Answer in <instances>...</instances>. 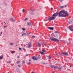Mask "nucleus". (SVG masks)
<instances>
[{"label": "nucleus", "instance_id": "nucleus-1", "mask_svg": "<svg viewBox=\"0 0 73 73\" xmlns=\"http://www.w3.org/2000/svg\"><path fill=\"white\" fill-rule=\"evenodd\" d=\"M58 15V17H65L68 16V13L65 10H62L60 11L59 13L57 12L54 13L52 16V17L49 18L48 19V20H53L55 19L54 17L57 16Z\"/></svg>", "mask_w": 73, "mask_h": 73}, {"label": "nucleus", "instance_id": "nucleus-2", "mask_svg": "<svg viewBox=\"0 0 73 73\" xmlns=\"http://www.w3.org/2000/svg\"><path fill=\"white\" fill-rule=\"evenodd\" d=\"M32 58L33 60H34V61H37V60H38V59L40 60V56H38V57H36L35 56H33L32 57Z\"/></svg>", "mask_w": 73, "mask_h": 73}, {"label": "nucleus", "instance_id": "nucleus-3", "mask_svg": "<svg viewBox=\"0 0 73 73\" xmlns=\"http://www.w3.org/2000/svg\"><path fill=\"white\" fill-rule=\"evenodd\" d=\"M50 39L52 41H54L58 42L60 41V40L58 39L54 38V37H51L50 38Z\"/></svg>", "mask_w": 73, "mask_h": 73}, {"label": "nucleus", "instance_id": "nucleus-4", "mask_svg": "<svg viewBox=\"0 0 73 73\" xmlns=\"http://www.w3.org/2000/svg\"><path fill=\"white\" fill-rule=\"evenodd\" d=\"M27 48H29L31 47V43L29 42L28 43V45L27 46Z\"/></svg>", "mask_w": 73, "mask_h": 73}, {"label": "nucleus", "instance_id": "nucleus-5", "mask_svg": "<svg viewBox=\"0 0 73 73\" xmlns=\"http://www.w3.org/2000/svg\"><path fill=\"white\" fill-rule=\"evenodd\" d=\"M50 67L52 68H53L54 69H57L58 66H57L54 65H52L50 66Z\"/></svg>", "mask_w": 73, "mask_h": 73}, {"label": "nucleus", "instance_id": "nucleus-6", "mask_svg": "<svg viewBox=\"0 0 73 73\" xmlns=\"http://www.w3.org/2000/svg\"><path fill=\"white\" fill-rule=\"evenodd\" d=\"M61 54H63L66 56H68V52H61Z\"/></svg>", "mask_w": 73, "mask_h": 73}, {"label": "nucleus", "instance_id": "nucleus-7", "mask_svg": "<svg viewBox=\"0 0 73 73\" xmlns=\"http://www.w3.org/2000/svg\"><path fill=\"white\" fill-rule=\"evenodd\" d=\"M58 69L59 71H61L62 70V67L60 66V67H58Z\"/></svg>", "mask_w": 73, "mask_h": 73}, {"label": "nucleus", "instance_id": "nucleus-8", "mask_svg": "<svg viewBox=\"0 0 73 73\" xmlns=\"http://www.w3.org/2000/svg\"><path fill=\"white\" fill-rule=\"evenodd\" d=\"M73 21V19H70L68 21L69 24H70V23H72V22Z\"/></svg>", "mask_w": 73, "mask_h": 73}, {"label": "nucleus", "instance_id": "nucleus-9", "mask_svg": "<svg viewBox=\"0 0 73 73\" xmlns=\"http://www.w3.org/2000/svg\"><path fill=\"white\" fill-rule=\"evenodd\" d=\"M41 46V44L39 43H38L37 44L36 47H40Z\"/></svg>", "mask_w": 73, "mask_h": 73}, {"label": "nucleus", "instance_id": "nucleus-10", "mask_svg": "<svg viewBox=\"0 0 73 73\" xmlns=\"http://www.w3.org/2000/svg\"><path fill=\"white\" fill-rule=\"evenodd\" d=\"M32 61V60H29V62H28L27 63V64L28 65H30V64H31V62L30 61Z\"/></svg>", "mask_w": 73, "mask_h": 73}, {"label": "nucleus", "instance_id": "nucleus-11", "mask_svg": "<svg viewBox=\"0 0 73 73\" xmlns=\"http://www.w3.org/2000/svg\"><path fill=\"white\" fill-rule=\"evenodd\" d=\"M42 45L43 46V47H44V46H46V45L45 42H43V44H42Z\"/></svg>", "mask_w": 73, "mask_h": 73}, {"label": "nucleus", "instance_id": "nucleus-12", "mask_svg": "<svg viewBox=\"0 0 73 73\" xmlns=\"http://www.w3.org/2000/svg\"><path fill=\"white\" fill-rule=\"evenodd\" d=\"M48 29H49L50 30H53V29H54V28L53 27H49L48 28Z\"/></svg>", "mask_w": 73, "mask_h": 73}, {"label": "nucleus", "instance_id": "nucleus-13", "mask_svg": "<svg viewBox=\"0 0 73 73\" xmlns=\"http://www.w3.org/2000/svg\"><path fill=\"white\" fill-rule=\"evenodd\" d=\"M27 25H32V24L31 23V22H29L27 24Z\"/></svg>", "mask_w": 73, "mask_h": 73}, {"label": "nucleus", "instance_id": "nucleus-14", "mask_svg": "<svg viewBox=\"0 0 73 73\" xmlns=\"http://www.w3.org/2000/svg\"><path fill=\"white\" fill-rule=\"evenodd\" d=\"M20 61L18 60L17 61L16 63L17 64H20Z\"/></svg>", "mask_w": 73, "mask_h": 73}, {"label": "nucleus", "instance_id": "nucleus-15", "mask_svg": "<svg viewBox=\"0 0 73 73\" xmlns=\"http://www.w3.org/2000/svg\"><path fill=\"white\" fill-rule=\"evenodd\" d=\"M60 9H62V8H64V6H60Z\"/></svg>", "mask_w": 73, "mask_h": 73}, {"label": "nucleus", "instance_id": "nucleus-16", "mask_svg": "<svg viewBox=\"0 0 73 73\" xmlns=\"http://www.w3.org/2000/svg\"><path fill=\"white\" fill-rule=\"evenodd\" d=\"M3 58V55L0 56V59H2Z\"/></svg>", "mask_w": 73, "mask_h": 73}, {"label": "nucleus", "instance_id": "nucleus-17", "mask_svg": "<svg viewBox=\"0 0 73 73\" xmlns=\"http://www.w3.org/2000/svg\"><path fill=\"white\" fill-rule=\"evenodd\" d=\"M11 20H12V21H13V22H15V20L13 18H12L11 19Z\"/></svg>", "mask_w": 73, "mask_h": 73}, {"label": "nucleus", "instance_id": "nucleus-18", "mask_svg": "<svg viewBox=\"0 0 73 73\" xmlns=\"http://www.w3.org/2000/svg\"><path fill=\"white\" fill-rule=\"evenodd\" d=\"M40 52V53H41V54H43V55H44V54H45V53L43 52Z\"/></svg>", "mask_w": 73, "mask_h": 73}, {"label": "nucleus", "instance_id": "nucleus-19", "mask_svg": "<svg viewBox=\"0 0 73 73\" xmlns=\"http://www.w3.org/2000/svg\"><path fill=\"white\" fill-rule=\"evenodd\" d=\"M43 64H44V65H47L48 64V63H42Z\"/></svg>", "mask_w": 73, "mask_h": 73}, {"label": "nucleus", "instance_id": "nucleus-20", "mask_svg": "<svg viewBox=\"0 0 73 73\" xmlns=\"http://www.w3.org/2000/svg\"><path fill=\"white\" fill-rule=\"evenodd\" d=\"M54 33H59V32L58 31H55Z\"/></svg>", "mask_w": 73, "mask_h": 73}, {"label": "nucleus", "instance_id": "nucleus-21", "mask_svg": "<svg viewBox=\"0 0 73 73\" xmlns=\"http://www.w3.org/2000/svg\"><path fill=\"white\" fill-rule=\"evenodd\" d=\"M15 51H12L11 52V53H15Z\"/></svg>", "mask_w": 73, "mask_h": 73}, {"label": "nucleus", "instance_id": "nucleus-22", "mask_svg": "<svg viewBox=\"0 0 73 73\" xmlns=\"http://www.w3.org/2000/svg\"><path fill=\"white\" fill-rule=\"evenodd\" d=\"M42 52H46V50L42 49Z\"/></svg>", "mask_w": 73, "mask_h": 73}, {"label": "nucleus", "instance_id": "nucleus-23", "mask_svg": "<svg viewBox=\"0 0 73 73\" xmlns=\"http://www.w3.org/2000/svg\"><path fill=\"white\" fill-rule=\"evenodd\" d=\"M22 64H25V61L23 60L22 62Z\"/></svg>", "mask_w": 73, "mask_h": 73}, {"label": "nucleus", "instance_id": "nucleus-24", "mask_svg": "<svg viewBox=\"0 0 73 73\" xmlns=\"http://www.w3.org/2000/svg\"><path fill=\"white\" fill-rule=\"evenodd\" d=\"M31 33H29L26 35V36H28L29 35H30Z\"/></svg>", "mask_w": 73, "mask_h": 73}, {"label": "nucleus", "instance_id": "nucleus-25", "mask_svg": "<svg viewBox=\"0 0 73 73\" xmlns=\"http://www.w3.org/2000/svg\"><path fill=\"white\" fill-rule=\"evenodd\" d=\"M22 29L23 30V31H25V29L23 28H22Z\"/></svg>", "mask_w": 73, "mask_h": 73}, {"label": "nucleus", "instance_id": "nucleus-26", "mask_svg": "<svg viewBox=\"0 0 73 73\" xmlns=\"http://www.w3.org/2000/svg\"><path fill=\"white\" fill-rule=\"evenodd\" d=\"M53 36H54V37H56V36H57V35H56V36L55 35H53Z\"/></svg>", "mask_w": 73, "mask_h": 73}, {"label": "nucleus", "instance_id": "nucleus-27", "mask_svg": "<svg viewBox=\"0 0 73 73\" xmlns=\"http://www.w3.org/2000/svg\"><path fill=\"white\" fill-rule=\"evenodd\" d=\"M11 61H9L7 62V63H11Z\"/></svg>", "mask_w": 73, "mask_h": 73}, {"label": "nucleus", "instance_id": "nucleus-28", "mask_svg": "<svg viewBox=\"0 0 73 73\" xmlns=\"http://www.w3.org/2000/svg\"><path fill=\"white\" fill-rule=\"evenodd\" d=\"M22 12H25V10H24V9H23L22 10Z\"/></svg>", "mask_w": 73, "mask_h": 73}, {"label": "nucleus", "instance_id": "nucleus-29", "mask_svg": "<svg viewBox=\"0 0 73 73\" xmlns=\"http://www.w3.org/2000/svg\"><path fill=\"white\" fill-rule=\"evenodd\" d=\"M48 59H51V58H51V57H50V56H49L48 57Z\"/></svg>", "mask_w": 73, "mask_h": 73}, {"label": "nucleus", "instance_id": "nucleus-30", "mask_svg": "<svg viewBox=\"0 0 73 73\" xmlns=\"http://www.w3.org/2000/svg\"><path fill=\"white\" fill-rule=\"evenodd\" d=\"M23 35H27V34L26 33H23Z\"/></svg>", "mask_w": 73, "mask_h": 73}, {"label": "nucleus", "instance_id": "nucleus-31", "mask_svg": "<svg viewBox=\"0 0 73 73\" xmlns=\"http://www.w3.org/2000/svg\"><path fill=\"white\" fill-rule=\"evenodd\" d=\"M31 12H33V10L32 9H31Z\"/></svg>", "mask_w": 73, "mask_h": 73}, {"label": "nucleus", "instance_id": "nucleus-32", "mask_svg": "<svg viewBox=\"0 0 73 73\" xmlns=\"http://www.w3.org/2000/svg\"><path fill=\"white\" fill-rule=\"evenodd\" d=\"M55 55H56V56H58V54H57L56 53V54H54Z\"/></svg>", "mask_w": 73, "mask_h": 73}, {"label": "nucleus", "instance_id": "nucleus-33", "mask_svg": "<svg viewBox=\"0 0 73 73\" xmlns=\"http://www.w3.org/2000/svg\"><path fill=\"white\" fill-rule=\"evenodd\" d=\"M18 66H19V68H20L21 67V66L20 65H18Z\"/></svg>", "mask_w": 73, "mask_h": 73}, {"label": "nucleus", "instance_id": "nucleus-34", "mask_svg": "<svg viewBox=\"0 0 73 73\" xmlns=\"http://www.w3.org/2000/svg\"><path fill=\"white\" fill-rule=\"evenodd\" d=\"M59 0V1H60V2H62V1H63V0Z\"/></svg>", "mask_w": 73, "mask_h": 73}, {"label": "nucleus", "instance_id": "nucleus-35", "mask_svg": "<svg viewBox=\"0 0 73 73\" xmlns=\"http://www.w3.org/2000/svg\"><path fill=\"white\" fill-rule=\"evenodd\" d=\"M7 27V25H6V26H4V27H4V28H5V27Z\"/></svg>", "mask_w": 73, "mask_h": 73}, {"label": "nucleus", "instance_id": "nucleus-36", "mask_svg": "<svg viewBox=\"0 0 73 73\" xmlns=\"http://www.w3.org/2000/svg\"><path fill=\"white\" fill-rule=\"evenodd\" d=\"M51 10H53V8L51 7Z\"/></svg>", "mask_w": 73, "mask_h": 73}, {"label": "nucleus", "instance_id": "nucleus-37", "mask_svg": "<svg viewBox=\"0 0 73 73\" xmlns=\"http://www.w3.org/2000/svg\"><path fill=\"white\" fill-rule=\"evenodd\" d=\"M27 20V18H26L25 19V21H26V20Z\"/></svg>", "mask_w": 73, "mask_h": 73}, {"label": "nucleus", "instance_id": "nucleus-38", "mask_svg": "<svg viewBox=\"0 0 73 73\" xmlns=\"http://www.w3.org/2000/svg\"><path fill=\"white\" fill-rule=\"evenodd\" d=\"M19 50H21V48H19Z\"/></svg>", "mask_w": 73, "mask_h": 73}, {"label": "nucleus", "instance_id": "nucleus-39", "mask_svg": "<svg viewBox=\"0 0 73 73\" xmlns=\"http://www.w3.org/2000/svg\"><path fill=\"white\" fill-rule=\"evenodd\" d=\"M32 37H34V38H35V36H32Z\"/></svg>", "mask_w": 73, "mask_h": 73}, {"label": "nucleus", "instance_id": "nucleus-40", "mask_svg": "<svg viewBox=\"0 0 73 73\" xmlns=\"http://www.w3.org/2000/svg\"><path fill=\"white\" fill-rule=\"evenodd\" d=\"M64 31H65V32H66V29H65L64 30Z\"/></svg>", "mask_w": 73, "mask_h": 73}, {"label": "nucleus", "instance_id": "nucleus-41", "mask_svg": "<svg viewBox=\"0 0 73 73\" xmlns=\"http://www.w3.org/2000/svg\"><path fill=\"white\" fill-rule=\"evenodd\" d=\"M65 7H67V6H66V5L64 6Z\"/></svg>", "mask_w": 73, "mask_h": 73}, {"label": "nucleus", "instance_id": "nucleus-42", "mask_svg": "<svg viewBox=\"0 0 73 73\" xmlns=\"http://www.w3.org/2000/svg\"><path fill=\"white\" fill-rule=\"evenodd\" d=\"M31 15H33L34 14V13H31Z\"/></svg>", "mask_w": 73, "mask_h": 73}, {"label": "nucleus", "instance_id": "nucleus-43", "mask_svg": "<svg viewBox=\"0 0 73 73\" xmlns=\"http://www.w3.org/2000/svg\"><path fill=\"white\" fill-rule=\"evenodd\" d=\"M29 54H27L26 55V56H28Z\"/></svg>", "mask_w": 73, "mask_h": 73}, {"label": "nucleus", "instance_id": "nucleus-44", "mask_svg": "<svg viewBox=\"0 0 73 73\" xmlns=\"http://www.w3.org/2000/svg\"><path fill=\"white\" fill-rule=\"evenodd\" d=\"M11 45H13V43H10Z\"/></svg>", "mask_w": 73, "mask_h": 73}, {"label": "nucleus", "instance_id": "nucleus-45", "mask_svg": "<svg viewBox=\"0 0 73 73\" xmlns=\"http://www.w3.org/2000/svg\"><path fill=\"white\" fill-rule=\"evenodd\" d=\"M17 58H20V57H19V56H18L17 57Z\"/></svg>", "mask_w": 73, "mask_h": 73}, {"label": "nucleus", "instance_id": "nucleus-46", "mask_svg": "<svg viewBox=\"0 0 73 73\" xmlns=\"http://www.w3.org/2000/svg\"><path fill=\"white\" fill-rule=\"evenodd\" d=\"M67 45H69V43H67Z\"/></svg>", "mask_w": 73, "mask_h": 73}, {"label": "nucleus", "instance_id": "nucleus-47", "mask_svg": "<svg viewBox=\"0 0 73 73\" xmlns=\"http://www.w3.org/2000/svg\"><path fill=\"white\" fill-rule=\"evenodd\" d=\"M70 67H72V66H71V65H70Z\"/></svg>", "mask_w": 73, "mask_h": 73}, {"label": "nucleus", "instance_id": "nucleus-48", "mask_svg": "<svg viewBox=\"0 0 73 73\" xmlns=\"http://www.w3.org/2000/svg\"><path fill=\"white\" fill-rule=\"evenodd\" d=\"M1 35H2V32H1Z\"/></svg>", "mask_w": 73, "mask_h": 73}, {"label": "nucleus", "instance_id": "nucleus-49", "mask_svg": "<svg viewBox=\"0 0 73 73\" xmlns=\"http://www.w3.org/2000/svg\"><path fill=\"white\" fill-rule=\"evenodd\" d=\"M22 36H24V35H23V34H22Z\"/></svg>", "mask_w": 73, "mask_h": 73}, {"label": "nucleus", "instance_id": "nucleus-50", "mask_svg": "<svg viewBox=\"0 0 73 73\" xmlns=\"http://www.w3.org/2000/svg\"><path fill=\"white\" fill-rule=\"evenodd\" d=\"M31 73H34V72H31Z\"/></svg>", "mask_w": 73, "mask_h": 73}, {"label": "nucleus", "instance_id": "nucleus-51", "mask_svg": "<svg viewBox=\"0 0 73 73\" xmlns=\"http://www.w3.org/2000/svg\"><path fill=\"white\" fill-rule=\"evenodd\" d=\"M23 50H25V48H23Z\"/></svg>", "mask_w": 73, "mask_h": 73}, {"label": "nucleus", "instance_id": "nucleus-52", "mask_svg": "<svg viewBox=\"0 0 73 73\" xmlns=\"http://www.w3.org/2000/svg\"><path fill=\"white\" fill-rule=\"evenodd\" d=\"M52 73H54V71H53Z\"/></svg>", "mask_w": 73, "mask_h": 73}, {"label": "nucleus", "instance_id": "nucleus-53", "mask_svg": "<svg viewBox=\"0 0 73 73\" xmlns=\"http://www.w3.org/2000/svg\"><path fill=\"white\" fill-rule=\"evenodd\" d=\"M4 23H5V24H6V23H5V22H4Z\"/></svg>", "mask_w": 73, "mask_h": 73}, {"label": "nucleus", "instance_id": "nucleus-54", "mask_svg": "<svg viewBox=\"0 0 73 73\" xmlns=\"http://www.w3.org/2000/svg\"><path fill=\"white\" fill-rule=\"evenodd\" d=\"M16 46H17V45L16 44Z\"/></svg>", "mask_w": 73, "mask_h": 73}, {"label": "nucleus", "instance_id": "nucleus-55", "mask_svg": "<svg viewBox=\"0 0 73 73\" xmlns=\"http://www.w3.org/2000/svg\"><path fill=\"white\" fill-rule=\"evenodd\" d=\"M1 36V35H0V36Z\"/></svg>", "mask_w": 73, "mask_h": 73}, {"label": "nucleus", "instance_id": "nucleus-56", "mask_svg": "<svg viewBox=\"0 0 73 73\" xmlns=\"http://www.w3.org/2000/svg\"><path fill=\"white\" fill-rule=\"evenodd\" d=\"M7 5L6 4H5V5Z\"/></svg>", "mask_w": 73, "mask_h": 73}, {"label": "nucleus", "instance_id": "nucleus-57", "mask_svg": "<svg viewBox=\"0 0 73 73\" xmlns=\"http://www.w3.org/2000/svg\"><path fill=\"white\" fill-rule=\"evenodd\" d=\"M7 73H9V72H7Z\"/></svg>", "mask_w": 73, "mask_h": 73}, {"label": "nucleus", "instance_id": "nucleus-58", "mask_svg": "<svg viewBox=\"0 0 73 73\" xmlns=\"http://www.w3.org/2000/svg\"><path fill=\"white\" fill-rule=\"evenodd\" d=\"M27 45V44H26V45Z\"/></svg>", "mask_w": 73, "mask_h": 73}]
</instances>
